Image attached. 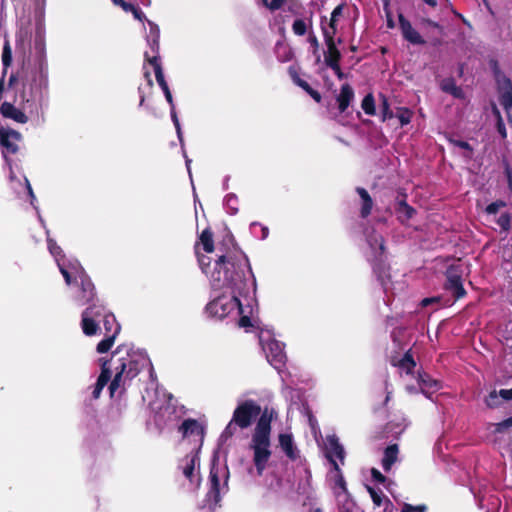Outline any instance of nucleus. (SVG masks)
Instances as JSON below:
<instances>
[{"mask_svg":"<svg viewBox=\"0 0 512 512\" xmlns=\"http://www.w3.org/2000/svg\"><path fill=\"white\" fill-rule=\"evenodd\" d=\"M11 62H12V51L9 46V43L6 42L2 49V64L5 67H8V66H10Z\"/></svg>","mask_w":512,"mask_h":512,"instance_id":"47","label":"nucleus"},{"mask_svg":"<svg viewBox=\"0 0 512 512\" xmlns=\"http://www.w3.org/2000/svg\"><path fill=\"white\" fill-rule=\"evenodd\" d=\"M344 8H345V4L337 5L333 9L329 21H327V18L325 16L321 17L320 27H321L322 32H323V27H324L328 33H331V32H333V34L337 33V22H338L339 18L343 15Z\"/></svg>","mask_w":512,"mask_h":512,"instance_id":"14","label":"nucleus"},{"mask_svg":"<svg viewBox=\"0 0 512 512\" xmlns=\"http://www.w3.org/2000/svg\"><path fill=\"white\" fill-rule=\"evenodd\" d=\"M155 77H156L157 83L159 84V86L161 87V89L165 95L167 102L169 103V105H172L173 97H172L171 91L169 89V86L165 80L163 70L157 69V76H155Z\"/></svg>","mask_w":512,"mask_h":512,"instance_id":"35","label":"nucleus"},{"mask_svg":"<svg viewBox=\"0 0 512 512\" xmlns=\"http://www.w3.org/2000/svg\"><path fill=\"white\" fill-rule=\"evenodd\" d=\"M111 379V369L109 366V361L104 360L101 364V372L98 376L97 382L94 386V389L92 391V396L94 399L99 398L103 388L107 385V383Z\"/></svg>","mask_w":512,"mask_h":512,"instance_id":"13","label":"nucleus"},{"mask_svg":"<svg viewBox=\"0 0 512 512\" xmlns=\"http://www.w3.org/2000/svg\"><path fill=\"white\" fill-rule=\"evenodd\" d=\"M323 37L325 41V45L327 47V51L324 53V61L325 64H331L335 62H340L342 55L340 50L337 48L335 35L333 32L328 33L327 30L323 27Z\"/></svg>","mask_w":512,"mask_h":512,"instance_id":"9","label":"nucleus"},{"mask_svg":"<svg viewBox=\"0 0 512 512\" xmlns=\"http://www.w3.org/2000/svg\"><path fill=\"white\" fill-rule=\"evenodd\" d=\"M186 464L182 469L184 476L191 480L194 475L196 462H199L198 451L194 454L187 455L185 458Z\"/></svg>","mask_w":512,"mask_h":512,"instance_id":"30","label":"nucleus"},{"mask_svg":"<svg viewBox=\"0 0 512 512\" xmlns=\"http://www.w3.org/2000/svg\"><path fill=\"white\" fill-rule=\"evenodd\" d=\"M131 13L133 14L135 19H137L141 22H143V20L146 19L145 14L138 6H135L133 8V10L131 11Z\"/></svg>","mask_w":512,"mask_h":512,"instance_id":"62","label":"nucleus"},{"mask_svg":"<svg viewBox=\"0 0 512 512\" xmlns=\"http://www.w3.org/2000/svg\"><path fill=\"white\" fill-rule=\"evenodd\" d=\"M289 74H290L293 82L297 86L302 88L315 102H317V103L321 102V100H322L321 94L317 90L313 89L307 81L301 79L296 70H294L293 68H290Z\"/></svg>","mask_w":512,"mask_h":512,"instance_id":"18","label":"nucleus"},{"mask_svg":"<svg viewBox=\"0 0 512 512\" xmlns=\"http://www.w3.org/2000/svg\"><path fill=\"white\" fill-rule=\"evenodd\" d=\"M370 264L372 266V270L377 280L381 284V286L385 287L388 281L391 278L390 275V265L386 260V256L384 255H374L370 260Z\"/></svg>","mask_w":512,"mask_h":512,"instance_id":"8","label":"nucleus"},{"mask_svg":"<svg viewBox=\"0 0 512 512\" xmlns=\"http://www.w3.org/2000/svg\"><path fill=\"white\" fill-rule=\"evenodd\" d=\"M102 321L105 329V335L110 334L117 336L119 334L121 327L112 313L104 315V319Z\"/></svg>","mask_w":512,"mask_h":512,"instance_id":"28","label":"nucleus"},{"mask_svg":"<svg viewBox=\"0 0 512 512\" xmlns=\"http://www.w3.org/2000/svg\"><path fill=\"white\" fill-rule=\"evenodd\" d=\"M396 212L398 214V219L403 222L411 219L416 211L406 202L405 199H402L397 203Z\"/></svg>","mask_w":512,"mask_h":512,"instance_id":"29","label":"nucleus"},{"mask_svg":"<svg viewBox=\"0 0 512 512\" xmlns=\"http://www.w3.org/2000/svg\"><path fill=\"white\" fill-rule=\"evenodd\" d=\"M34 51L35 58L39 64L40 71L47 69L46 61V43H45V27L42 21H37L34 33Z\"/></svg>","mask_w":512,"mask_h":512,"instance_id":"5","label":"nucleus"},{"mask_svg":"<svg viewBox=\"0 0 512 512\" xmlns=\"http://www.w3.org/2000/svg\"><path fill=\"white\" fill-rule=\"evenodd\" d=\"M328 460L329 462L331 463L334 471L337 472V475H336V480H335V484L344 492V493H347L348 490H347V485H346V481L344 479V476L341 472V469L337 463L336 460L333 459V457L331 455H328Z\"/></svg>","mask_w":512,"mask_h":512,"instance_id":"34","label":"nucleus"},{"mask_svg":"<svg viewBox=\"0 0 512 512\" xmlns=\"http://www.w3.org/2000/svg\"><path fill=\"white\" fill-rule=\"evenodd\" d=\"M170 108H171V119H172V121L174 123V126L176 128L178 137H179V139H181V128H180V123H179V119H178L177 113L175 111L174 102H172V105H170Z\"/></svg>","mask_w":512,"mask_h":512,"instance_id":"53","label":"nucleus"},{"mask_svg":"<svg viewBox=\"0 0 512 512\" xmlns=\"http://www.w3.org/2000/svg\"><path fill=\"white\" fill-rule=\"evenodd\" d=\"M503 166H504V174L506 176L507 183H508V188H509L510 192L512 193V168L506 159L503 160Z\"/></svg>","mask_w":512,"mask_h":512,"instance_id":"51","label":"nucleus"},{"mask_svg":"<svg viewBox=\"0 0 512 512\" xmlns=\"http://www.w3.org/2000/svg\"><path fill=\"white\" fill-rule=\"evenodd\" d=\"M115 5L120 6L125 12H131L136 6L132 3H128L125 0H112Z\"/></svg>","mask_w":512,"mask_h":512,"instance_id":"58","label":"nucleus"},{"mask_svg":"<svg viewBox=\"0 0 512 512\" xmlns=\"http://www.w3.org/2000/svg\"><path fill=\"white\" fill-rule=\"evenodd\" d=\"M501 396L496 390L491 391L485 398V403L489 408H496L501 405Z\"/></svg>","mask_w":512,"mask_h":512,"instance_id":"41","label":"nucleus"},{"mask_svg":"<svg viewBox=\"0 0 512 512\" xmlns=\"http://www.w3.org/2000/svg\"><path fill=\"white\" fill-rule=\"evenodd\" d=\"M440 88L443 92L452 95L456 99H464L465 93L460 86L456 85V81L452 77L443 79L440 83Z\"/></svg>","mask_w":512,"mask_h":512,"instance_id":"23","label":"nucleus"},{"mask_svg":"<svg viewBox=\"0 0 512 512\" xmlns=\"http://www.w3.org/2000/svg\"><path fill=\"white\" fill-rule=\"evenodd\" d=\"M90 305L83 311L89 313L88 316L97 320L98 318L104 319V315H107L106 309L102 304L95 303L94 301L89 303Z\"/></svg>","mask_w":512,"mask_h":512,"instance_id":"33","label":"nucleus"},{"mask_svg":"<svg viewBox=\"0 0 512 512\" xmlns=\"http://www.w3.org/2000/svg\"><path fill=\"white\" fill-rule=\"evenodd\" d=\"M367 243L369 247L373 250L374 255H384L386 252L385 239L384 237L373 231L367 237Z\"/></svg>","mask_w":512,"mask_h":512,"instance_id":"25","label":"nucleus"},{"mask_svg":"<svg viewBox=\"0 0 512 512\" xmlns=\"http://www.w3.org/2000/svg\"><path fill=\"white\" fill-rule=\"evenodd\" d=\"M418 384L421 388L422 393L427 394L429 392H436L441 388V384L438 380L433 379L426 372H418L417 378Z\"/></svg>","mask_w":512,"mask_h":512,"instance_id":"19","label":"nucleus"},{"mask_svg":"<svg viewBox=\"0 0 512 512\" xmlns=\"http://www.w3.org/2000/svg\"><path fill=\"white\" fill-rule=\"evenodd\" d=\"M116 373H115V376L114 378L112 379L110 385H109V392H110V395L111 397H113L114 393L121 387V386H125L126 384V381H128V379H125V376L123 374V371H124V368H121L120 370H115Z\"/></svg>","mask_w":512,"mask_h":512,"instance_id":"32","label":"nucleus"},{"mask_svg":"<svg viewBox=\"0 0 512 512\" xmlns=\"http://www.w3.org/2000/svg\"><path fill=\"white\" fill-rule=\"evenodd\" d=\"M462 268L460 265H450L445 273L446 282L444 288L452 293L455 299L463 298L466 295L462 282Z\"/></svg>","mask_w":512,"mask_h":512,"instance_id":"4","label":"nucleus"},{"mask_svg":"<svg viewBox=\"0 0 512 512\" xmlns=\"http://www.w3.org/2000/svg\"><path fill=\"white\" fill-rule=\"evenodd\" d=\"M229 470L227 466L221 468L216 460H213L210 473L209 482L210 488L206 494V501L210 506H216L221 501V490H228Z\"/></svg>","mask_w":512,"mask_h":512,"instance_id":"3","label":"nucleus"},{"mask_svg":"<svg viewBox=\"0 0 512 512\" xmlns=\"http://www.w3.org/2000/svg\"><path fill=\"white\" fill-rule=\"evenodd\" d=\"M498 100L510 120L512 110V80L509 77H502L495 80Z\"/></svg>","mask_w":512,"mask_h":512,"instance_id":"7","label":"nucleus"},{"mask_svg":"<svg viewBox=\"0 0 512 512\" xmlns=\"http://www.w3.org/2000/svg\"><path fill=\"white\" fill-rule=\"evenodd\" d=\"M58 267L67 285H71L73 282H75L71 273L63 264L58 263Z\"/></svg>","mask_w":512,"mask_h":512,"instance_id":"54","label":"nucleus"},{"mask_svg":"<svg viewBox=\"0 0 512 512\" xmlns=\"http://www.w3.org/2000/svg\"><path fill=\"white\" fill-rule=\"evenodd\" d=\"M292 30L295 35L303 36L307 33V24L303 19H296L292 24Z\"/></svg>","mask_w":512,"mask_h":512,"instance_id":"43","label":"nucleus"},{"mask_svg":"<svg viewBox=\"0 0 512 512\" xmlns=\"http://www.w3.org/2000/svg\"><path fill=\"white\" fill-rule=\"evenodd\" d=\"M497 224L504 232L509 231L511 227V215L508 212L502 213L497 219Z\"/></svg>","mask_w":512,"mask_h":512,"instance_id":"44","label":"nucleus"},{"mask_svg":"<svg viewBox=\"0 0 512 512\" xmlns=\"http://www.w3.org/2000/svg\"><path fill=\"white\" fill-rule=\"evenodd\" d=\"M510 427H512V415L510 417L506 418L505 420H503L499 423H496L494 432L503 433Z\"/></svg>","mask_w":512,"mask_h":512,"instance_id":"50","label":"nucleus"},{"mask_svg":"<svg viewBox=\"0 0 512 512\" xmlns=\"http://www.w3.org/2000/svg\"><path fill=\"white\" fill-rule=\"evenodd\" d=\"M371 476L374 481L383 484L386 481V477L376 468L371 469Z\"/></svg>","mask_w":512,"mask_h":512,"instance_id":"59","label":"nucleus"},{"mask_svg":"<svg viewBox=\"0 0 512 512\" xmlns=\"http://www.w3.org/2000/svg\"><path fill=\"white\" fill-rule=\"evenodd\" d=\"M355 190L361 200L360 217L366 219L372 212L374 205L373 199L365 188L356 187Z\"/></svg>","mask_w":512,"mask_h":512,"instance_id":"21","label":"nucleus"},{"mask_svg":"<svg viewBox=\"0 0 512 512\" xmlns=\"http://www.w3.org/2000/svg\"><path fill=\"white\" fill-rule=\"evenodd\" d=\"M381 110H382V114H383V120L393 117V113L390 110L388 100L385 97L383 98V101L381 104Z\"/></svg>","mask_w":512,"mask_h":512,"instance_id":"56","label":"nucleus"},{"mask_svg":"<svg viewBox=\"0 0 512 512\" xmlns=\"http://www.w3.org/2000/svg\"><path fill=\"white\" fill-rule=\"evenodd\" d=\"M499 395L501 396V398L505 401H510L512 400V388L511 389H501L499 391Z\"/></svg>","mask_w":512,"mask_h":512,"instance_id":"64","label":"nucleus"},{"mask_svg":"<svg viewBox=\"0 0 512 512\" xmlns=\"http://www.w3.org/2000/svg\"><path fill=\"white\" fill-rule=\"evenodd\" d=\"M89 313L82 312L81 328L83 333L87 336H93L99 330V324L97 320L88 316Z\"/></svg>","mask_w":512,"mask_h":512,"instance_id":"26","label":"nucleus"},{"mask_svg":"<svg viewBox=\"0 0 512 512\" xmlns=\"http://www.w3.org/2000/svg\"><path fill=\"white\" fill-rule=\"evenodd\" d=\"M454 145L461 148V149H465V150H468L470 152L473 151V148L472 146L467 142V141H463V140H455L453 141Z\"/></svg>","mask_w":512,"mask_h":512,"instance_id":"63","label":"nucleus"},{"mask_svg":"<svg viewBox=\"0 0 512 512\" xmlns=\"http://www.w3.org/2000/svg\"><path fill=\"white\" fill-rule=\"evenodd\" d=\"M505 206L506 202H504L503 200H497L487 205V207L485 208V212L489 215H493L496 214L500 208H503Z\"/></svg>","mask_w":512,"mask_h":512,"instance_id":"48","label":"nucleus"},{"mask_svg":"<svg viewBox=\"0 0 512 512\" xmlns=\"http://www.w3.org/2000/svg\"><path fill=\"white\" fill-rule=\"evenodd\" d=\"M366 488H367V491L370 494V497L375 506H377V507L382 506L384 498H385L386 502L390 503V500L383 495V493L380 489L376 490L375 488H373L369 485H367Z\"/></svg>","mask_w":512,"mask_h":512,"instance_id":"36","label":"nucleus"},{"mask_svg":"<svg viewBox=\"0 0 512 512\" xmlns=\"http://www.w3.org/2000/svg\"><path fill=\"white\" fill-rule=\"evenodd\" d=\"M327 66L334 71L335 75L337 76V78L339 80H342L346 77V75L343 73V71L340 67V62L331 63V64H328Z\"/></svg>","mask_w":512,"mask_h":512,"instance_id":"57","label":"nucleus"},{"mask_svg":"<svg viewBox=\"0 0 512 512\" xmlns=\"http://www.w3.org/2000/svg\"><path fill=\"white\" fill-rule=\"evenodd\" d=\"M399 26L401 29V33L403 38L413 45H423L426 41L423 37L416 31L409 20H407L403 14H399L398 16Z\"/></svg>","mask_w":512,"mask_h":512,"instance_id":"10","label":"nucleus"},{"mask_svg":"<svg viewBox=\"0 0 512 512\" xmlns=\"http://www.w3.org/2000/svg\"><path fill=\"white\" fill-rule=\"evenodd\" d=\"M353 99L354 90L352 86L348 83L343 84L340 88L339 95L336 97L339 112L344 113L348 109Z\"/></svg>","mask_w":512,"mask_h":512,"instance_id":"16","label":"nucleus"},{"mask_svg":"<svg viewBox=\"0 0 512 512\" xmlns=\"http://www.w3.org/2000/svg\"><path fill=\"white\" fill-rule=\"evenodd\" d=\"M199 240L205 252L212 253L214 251L213 232L210 228H206L201 232Z\"/></svg>","mask_w":512,"mask_h":512,"instance_id":"31","label":"nucleus"},{"mask_svg":"<svg viewBox=\"0 0 512 512\" xmlns=\"http://www.w3.org/2000/svg\"><path fill=\"white\" fill-rule=\"evenodd\" d=\"M398 453L399 449L397 444H391L385 448L382 458V467L385 472L391 470L393 464L397 461Z\"/></svg>","mask_w":512,"mask_h":512,"instance_id":"24","label":"nucleus"},{"mask_svg":"<svg viewBox=\"0 0 512 512\" xmlns=\"http://www.w3.org/2000/svg\"><path fill=\"white\" fill-rule=\"evenodd\" d=\"M285 2H286V0H271L268 3L267 8L270 9L271 11H275V10L280 9L284 5Z\"/></svg>","mask_w":512,"mask_h":512,"instance_id":"61","label":"nucleus"},{"mask_svg":"<svg viewBox=\"0 0 512 512\" xmlns=\"http://www.w3.org/2000/svg\"><path fill=\"white\" fill-rule=\"evenodd\" d=\"M361 107L367 115L373 116L376 113L375 100L371 93L367 94L361 103Z\"/></svg>","mask_w":512,"mask_h":512,"instance_id":"37","label":"nucleus"},{"mask_svg":"<svg viewBox=\"0 0 512 512\" xmlns=\"http://www.w3.org/2000/svg\"><path fill=\"white\" fill-rule=\"evenodd\" d=\"M21 139L22 136L19 132L2 127V147L5 148L8 153L15 154L18 152V143Z\"/></svg>","mask_w":512,"mask_h":512,"instance_id":"12","label":"nucleus"},{"mask_svg":"<svg viewBox=\"0 0 512 512\" xmlns=\"http://www.w3.org/2000/svg\"><path fill=\"white\" fill-rule=\"evenodd\" d=\"M159 37H160V31H156V37L148 38V44L153 52L156 54H159Z\"/></svg>","mask_w":512,"mask_h":512,"instance_id":"52","label":"nucleus"},{"mask_svg":"<svg viewBox=\"0 0 512 512\" xmlns=\"http://www.w3.org/2000/svg\"><path fill=\"white\" fill-rule=\"evenodd\" d=\"M412 112L408 108H401L397 113V118L402 126L410 123Z\"/></svg>","mask_w":512,"mask_h":512,"instance_id":"46","label":"nucleus"},{"mask_svg":"<svg viewBox=\"0 0 512 512\" xmlns=\"http://www.w3.org/2000/svg\"><path fill=\"white\" fill-rule=\"evenodd\" d=\"M328 447L326 451V457L328 458V455H331L333 459L335 458L339 459L340 462L343 464L345 459V450L344 447L339 442V439L337 436L332 435L327 438Z\"/></svg>","mask_w":512,"mask_h":512,"instance_id":"22","label":"nucleus"},{"mask_svg":"<svg viewBox=\"0 0 512 512\" xmlns=\"http://www.w3.org/2000/svg\"><path fill=\"white\" fill-rule=\"evenodd\" d=\"M276 415L274 409L265 407L262 410L261 406L252 399L242 401L234 409L231 420L220 436L223 441H227L236 434L237 428L247 429L259 417L250 443V449L253 451V463L258 476H262L272 454L270 450L271 423Z\"/></svg>","mask_w":512,"mask_h":512,"instance_id":"2","label":"nucleus"},{"mask_svg":"<svg viewBox=\"0 0 512 512\" xmlns=\"http://www.w3.org/2000/svg\"><path fill=\"white\" fill-rule=\"evenodd\" d=\"M252 274L249 260L243 253L234 255H221L215 261L212 279L218 287L231 289L232 296L221 295L206 305L209 317L223 319L235 312L243 313L239 296L249 291V276Z\"/></svg>","mask_w":512,"mask_h":512,"instance_id":"1","label":"nucleus"},{"mask_svg":"<svg viewBox=\"0 0 512 512\" xmlns=\"http://www.w3.org/2000/svg\"><path fill=\"white\" fill-rule=\"evenodd\" d=\"M394 366H398L401 370L405 371L407 374H412L414 368L416 367V361L413 358L412 351L409 349L403 355V357L397 362L393 363Z\"/></svg>","mask_w":512,"mask_h":512,"instance_id":"27","label":"nucleus"},{"mask_svg":"<svg viewBox=\"0 0 512 512\" xmlns=\"http://www.w3.org/2000/svg\"><path fill=\"white\" fill-rule=\"evenodd\" d=\"M198 245V243L195 245V252L197 254L198 263L201 270L207 274L209 272L211 258L209 256L200 254L198 251Z\"/></svg>","mask_w":512,"mask_h":512,"instance_id":"40","label":"nucleus"},{"mask_svg":"<svg viewBox=\"0 0 512 512\" xmlns=\"http://www.w3.org/2000/svg\"><path fill=\"white\" fill-rule=\"evenodd\" d=\"M496 129L503 139L507 137L506 127L502 117H499V121L496 122Z\"/></svg>","mask_w":512,"mask_h":512,"instance_id":"60","label":"nucleus"},{"mask_svg":"<svg viewBox=\"0 0 512 512\" xmlns=\"http://www.w3.org/2000/svg\"><path fill=\"white\" fill-rule=\"evenodd\" d=\"M115 338L116 336L114 335H105V338L97 344V352L100 354L108 352L113 346Z\"/></svg>","mask_w":512,"mask_h":512,"instance_id":"38","label":"nucleus"},{"mask_svg":"<svg viewBox=\"0 0 512 512\" xmlns=\"http://www.w3.org/2000/svg\"><path fill=\"white\" fill-rule=\"evenodd\" d=\"M47 245L50 253L56 258L57 263H60V258H64L61 247L55 240L50 238L47 240Z\"/></svg>","mask_w":512,"mask_h":512,"instance_id":"39","label":"nucleus"},{"mask_svg":"<svg viewBox=\"0 0 512 512\" xmlns=\"http://www.w3.org/2000/svg\"><path fill=\"white\" fill-rule=\"evenodd\" d=\"M489 66L493 73L494 80L501 79L502 77H506V75L502 72L499 62L496 59L489 60Z\"/></svg>","mask_w":512,"mask_h":512,"instance_id":"45","label":"nucleus"},{"mask_svg":"<svg viewBox=\"0 0 512 512\" xmlns=\"http://www.w3.org/2000/svg\"><path fill=\"white\" fill-rule=\"evenodd\" d=\"M427 510L426 505L413 506L405 503L402 507V512H425Z\"/></svg>","mask_w":512,"mask_h":512,"instance_id":"55","label":"nucleus"},{"mask_svg":"<svg viewBox=\"0 0 512 512\" xmlns=\"http://www.w3.org/2000/svg\"><path fill=\"white\" fill-rule=\"evenodd\" d=\"M2 117L13 119L21 124L28 121L27 115L22 110L8 102H2Z\"/></svg>","mask_w":512,"mask_h":512,"instance_id":"20","label":"nucleus"},{"mask_svg":"<svg viewBox=\"0 0 512 512\" xmlns=\"http://www.w3.org/2000/svg\"><path fill=\"white\" fill-rule=\"evenodd\" d=\"M178 430L182 433L183 437L195 435L199 437L200 440H202L204 437V428L198 423L197 420L192 418L185 419L179 426Z\"/></svg>","mask_w":512,"mask_h":512,"instance_id":"15","label":"nucleus"},{"mask_svg":"<svg viewBox=\"0 0 512 512\" xmlns=\"http://www.w3.org/2000/svg\"><path fill=\"white\" fill-rule=\"evenodd\" d=\"M279 445L285 455L292 461L298 458V450L294 445L292 434L282 433L279 435Z\"/></svg>","mask_w":512,"mask_h":512,"instance_id":"17","label":"nucleus"},{"mask_svg":"<svg viewBox=\"0 0 512 512\" xmlns=\"http://www.w3.org/2000/svg\"><path fill=\"white\" fill-rule=\"evenodd\" d=\"M308 42L311 45V47L313 48V54L316 56V61L319 62L320 61L319 41H318L317 37L315 36V34H313V33L309 34Z\"/></svg>","mask_w":512,"mask_h":512,"instance_id":"49","label":"nucleus"},{"mask_svg":"<svg viewBox=\"0 0 512 512\" xmlns=\"http://www.w3.org/2000/svg\"><path fill=\"white\" fill-rule=\"evenodd\" d=\"M75 283L80 287L79 298L82 304H89L95 300L96 290L91 278L80 268L74 277Z\"/></svg>","mask_w":512,"mask_h":512,"instance_id":"6","label":"nucleus"},{"mask_svg":"<svg viewBox=\"0 0 512 512\" xmlns=\"http://www.w3.org/2000/svg\"><path fill=\"white\" fill-rule=\"evenodd\" d=\"M117 361L118 365L115 366V370L124 368L123 374L128 381L134 379L141 371L140 362L133 356L127 355V357H120Z\"/></svg>","mask_w":512,"mask_h":512,"instance_id":"11","label":"nucleus"},{"mask_svg":"<svg viewBox=\"0 0 512 512\" xmlns=\"http://www.w3.org/2000/svg\"><path fill=\"white\" fill-rule=\"evenodd\" d=\"M145 61L148 62L154 69L155 76H157V69L163 70L161 63H160V56L159 54L154 53L152 56L148 54V52H145Z\"/></svg>","mask_w":512,"mask_h":512,"instance_id":"42","label":"nucleus"}]
</instances>
